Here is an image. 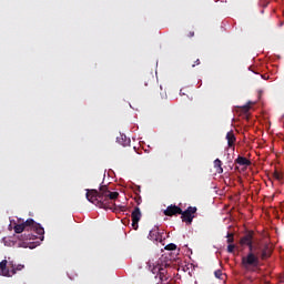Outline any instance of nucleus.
I'll return each mask as SVG.
<instances>
[{
    "instance_id": "23",
    "label": "nucleus",
    "mask_w": 284,
    "mask_h": 284,
    "mask_svg": "<svg viewBox=\"0 0 284 284\" xmlns=\"http://www.w3.org/2000/svg\"><path fill=\"white\" fill-rule=\"evenodd\" d=\"M196 65H201V60H195L194 64H192V68H196Z\"/></svg>"
},
{
    "instance_id": "5",
    "label": "nucleus",
    "mask_w": 284,
    "mask_h": 284,
    "mask_svg": "<svg viewBox=\"0 0 284 284\" xmlns=\"http://www.w3.org/2000/svg\"><path fill=\"white\" fill-rule=\"evenodd\" d=\"M196 206H189L185 211H182L181 219L183 223H187L192 225V221H194V214H196Z\"/></svg>"
},
{
    "instance_id": "12",
    "label": "nucleus",
    "mask_w": 284,
    "mask_h": 284,
    "mask_svg": "<svg viewBox=\"0 0 284 284\" xmlns=\"http://www.w3.org/2000/svg\"><path fill=\"white\" fill-rule=\"evenodd\" d=\"M118 143L123 145V148H128V145H130V139L125 135H120V138H118Z\"/></svg>"
},
{
    "instance_id": "24",
    "label": "nucleus",
    "mask_w": 284,
    "mask_h": 284,
    "mask_svg": "<svg viewBox=\"0 0 284 284\" xmlns=\"http://www.w3.org/2000/svg\"><path fill=\"white\" fill-rule=\"evenodd\" d=\"M187 37H189V39H192V37H194V31H190V32L187 33Z\"/></svg>"
},
{
    "instance_id": "10",
    "label": "nucleus",
    "mask_w": 284,
    "mask_h": 284,
    "mask_svg": "<svg viewBox=\"0 0 284 284\" xmlns=\"http://www.w3.org/2000/svg\"><path fill=\"white\" fill-rule=\"evenodd\" d=\"M235 163L237 165H244L245 168L252 165V162L247 159V158H244V156H237V159H235Z\"/></svg>"
},
{
    "instance_id": "8",
    "label": "nucleus",
    "mask_w": 284,
    "mask_h": 284,
    "mask_svg": "<svg viewBox=\"0 0 284 284\" xmlns=\"http://www.w3.org/2000/svg\"><path fill=\"white\" fill-rule=\"evenodd\" d=\"M226 141H227V146L233 148L236 143V135H234V131H230L226 133Z\"/></svg>"
},
{
    "instance_id": "2",
    "label": "nucleus",
    "mask_w": 284,
    "mask_h": 284,
    "mask_svg": "<svg viewBox=\"0 0 284 284\" xmlns=\"http://www.w3.org/2000/svg\"><path fill=\"white\" fill-rule=\"evenodd\" d=\"M87 200L97 205V207H101L102 210H112L114 204L112 201H116L119 199V192H111L108 189V185H101L99 191L97 189H87Z\"/></svg>"
},
{
    "instance_id": "7",
    "label": "nucleus",
    "mask_w": 284,
    "mask_h": 284,
    "mask_svg": "<svg viewBox=\"0 0 284 284\" xmlns=\"http://www.w3.org/2000/svg\"><path fill=\"white\" fill-rule=\"evenodd\" d=\"M178 214H183V210L176 205H169L164 211L165 216H176Z\"/></svg>"
},
{
    "instance_id": "16",
    "label": "nucleus",
    "mask_w": 284,
    "mask_h": 284,
    "mask_svg": "<svg viewBox=\"0 0 284 284\" xmlns=\"http://www.w3.org/2000/svg\"><path fill=\"white\" fill-rule=\"evenodd\" d=\"M226 236H227L226 243L229 244L234 243V234L227 233Z\"/></svg>"
},
{
    "instance_id": "1",
    "label": "nucleus",
    "mask_w": 284,
    "mask_h": 284,
    "mask_svg": "<svg viewBox=\"0 0 284 284\" xmlns=\"http://www.w3.org/2000/svg\"><path fill=\"white\" fill-rule=\"evenodd\" d=\"M240 245L248 247V253L242 256L241 265L247 272H256L261 267V261L272 256V248L268 244L254 245V232H248L240 239Z\"/></svg>"
},
{
    "instance_id": "20",
    "label": "nucleus",
    "mask_w": 284,
    "mask_h": 284,
    "mask_svg": "<svg viewBox=\"0 0 284 284\" xmlns=\"http://www.w3.org/2000/svg\"><path fill=\"white\" fill-rule=\"evenodd\" d=\"M23 267H26L23 264L14 265L16 274H17V272H21V270H23Z\"/></svg>"
},
{
    "instance_id": "13",
    "label": "nucleus",
    "mask_w": 284,
    "mask_h": 284,
    "mask_svg": "<svg viewBox=\"0 0 284 284\" xmlns=\"http://www.w3.org/2000/svg\"><path fill=\"white\" fill-rule=\"evenodd\" d=\"M214 276H215V278H219L220 281H223V271H221V270H216L215 272H214Z\"/></svg>"
},
{
    "instance_id": "4",
    "label": "nucleus",
    "mask_w": 284,
    "mask_h": 284,
    "mask_svg": "<svg viewBox=\"0 0 284 284\" xmlns=\"http://www.w3.org/2000/svg\"><path fill=\"white\" fill-rule=\"evenodd\" d=\"M17 274V268L13 262H8V260H2L0 262V276H14Z\"/></svg>"
},
{
    "instance_id": "3",
    "label": "nucleus",
    "mask_w": 284,
    "mask_h": 284,
    "mask_svg": "<svg viewBox=\"0 0 284 284\" xmlns=\"http://www.w3.org/2000/svg\"><path fill=\"white\" fill-rule=\"evenodd\" d=\"M16 234H21L22 232H36L38 234L40 241H43V234H45V230L41 224L34 222L32 219H28L22 224H16L13 227Z\"/></svg>"
},
{
    "instance_id": "25",
    "label": "nucleus",
    "mask_w": 284,
    "mask_h": 284,
    "mask_svg": "<svg viewBox=\"0 0 284 284\" xmlns=\"http://www.w3.org/2000/svg\"><path fill=\"white\" fill-rule=\"evenodd\" d=\"M152 273L159 275V270H156V266H154V267L152 268Z\"/></svg>"
},
{
    "instance_id": "14",
    "label": "nucleus",
    "mask_w": 284,
    "mask_h": 284,
    "mask_svg": "<svg viewBox=\"0 0 284 284\" xmlns=\"http://www.w3.org/2000/svg\"><path fill=\"white\" fill-rule=\"evenodd\" d=\"M22 236V241H34V235L33 234H24L21 235Z\"/></svg>"
},
{
    "instance_id": "6",
    "label": "nucleus",
    "mask_w": 284,
    "mask_h": 284,
    "mask_svg": "<svg viewBox=\"0 0 284 284\" xmlns=\"http://www.w3.org/2000/svg\"><path fill=\"white\" fill-rule=\"evenodd\" d=\"M141 209L139 206H135L131 213L133 230H139V221H141Z\"/></svg>"
},
{
    "instance_id": "21",
    "label": "nucleus",
    "mask_w": 284,
    "mask_h": 284,
    "mask_svg": "<svg viewBox=\"0 0 284 284\" xmlns=\"http://www.w3.org/2000/svg\"><path fill=\"white\" fill-rule=\"evenodd\" d=\"M250 105H244V106H242V111L245 113V114H247V112H250Z\"/></svg>"
},
{
    "instance_id": "18",
    "label": "nucleus",
    "mask_w": 284,
    "mask_h": 284,
    "mask_svg": "<svg viewBox=\"0 0 284 284\" xmlns=\"http://www.w3.org/2000/svg\"><path fill=\"white\" fill-rule=\"evenodd\" d=\"M273 176H274V179H275L276 181H281V179H283V175H282L281 173H278V171H275V172L273 173Z\"/></svg>"
},
{
    "instance_id": "27",
    "label": "nucleus",
    "mask_w": 284,
    "mask_h": 284,
    "mask_svg": "<svg viewBox=\"0 0 284 284\" xmlns=\"http://www.w3.org/2000/svg\"><path fill=\"white\" fill-rule=\"evenodd\" d=\"M144 85H148V82H145Z\"/></svg>"
},
{
    "instance_id": "19",
    "label": "nucleus",
    "mask_w": 284,
    "mask_h": 284,
    "mask_svg": "<svg viewBox=\"0 0 284 284\" xmlns=\"http://www.w3.org/2000/svg\"><path fill=\"white\" fill-rule=\"evenodd\" d=\"M165 250L174 251V250H176V244H174V243L168 244V245L165 246Z\"/></svg>"
},
{
    "instance_id": "9",
    "label": "nucleus",
    "mask_w": 284,
    "mask_h": 284,
    "mask_svg": "<svg viewBox=\"0 0 284 284\" xmlns=\"http://www.w3.org/2000/svg\"><path fill=\"white\" fill-rule=\"evenodd\" d=\"M155 270H158V272H159L158 276L162 283H163V281H168V275H166L168 270H165L159 265L155 266Z\"/></svg>"
},
{
    "instance_id": "22",
    "label": "nucleus",
    "mask_w": 284,
    "mask_h": 284,
    "mask_svg": "<svg viewBox=\"0 0 284 284\" xmlns=\"http://www.w3.org/2000/svg\"><path fill=\"white\" fill-rule=\"evenodd\" d=\"M135 202H136L138 205H141L142 200H141V195L140 194L136 195Z\"/></svg>"
},
{
    "instance_id": "15",
    "label": "nucleus",
    "mask_w": 284,
    "mask_h": 284,
    "mask_svg": "<svg viewBox=\"0 0 284 284\" xmlns=\"http://www.w3.org/2000/svg\"><path fill=\"white\" fill-rule=\"evenodd\" d=\"M156 234H159L156 231H150L149 236L152 241H158Z\"/></svg>"
},
{
    "instance_id": "17",
    "label": "nucleus",
    "mask_w": 284,
    "mask_h": 284,
    "mask_svg": "<svg viewBox=\"0 0 284 284\" xmlns=\"http://www.w3.org/2000/svg\"><path fill=\"white\" fill-rule=\"evenodd\" d=\"M235 247H236V245H234V244H229V245H227V252H229V254H234Z\"/></svg>"
},
{
    "instance_id": "11",
    "label": "nucleus",
    "mask_w": 284,
    "mask_h": 284,
    "mask_svg": "<svg viewBox=\"0 0 284 284\" xmlns=\"http://www.w3.org/2000/svg\"><path fill=\"white\" fill-rule=\"evenodd\" d=\"M214 168L217 174H223V162L220 159L214 160Z\"/></svg>"
},
{
    "instance_id": "26",
    "label": "nucleus",
    "mask_w": 284,
    "mask_h": 284,
    "mask_svg": "<svg viewBox=\"0 0 284 284\" xmlns=\"http://www.w3.org/2000/svg\"><path fill=\"white\" fill-rule=\"evenodd\" d=\"M140 192H141V186H136L135 194L139 195Z\"/></svg>"
}]
</instances>
